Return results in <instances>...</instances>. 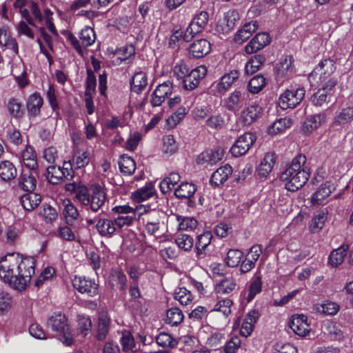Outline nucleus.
I'll use <instances>...</instances> for the list:
<instances>
[{
  "instance_id": "f257e3e1",
  "label": "nucleus",
  "mask_w": 353,
  "mask_h": 353,
  "mask_svg": "<svg viewBox=\"0 0 353 353\" xmlns=\"http://www.w3.org/2000/svg\"><path fill=\"white\" fill-rule=\"evenodd\" d=\"M34 265L32 257L8 254L0 259V278L14 290L23 291L34 274Z\"/></svg>"
},
{
  "instance_id": "f03ea898",
  "label": "nucleus",
  "mask_w": 353,
  "mask_h": 353,
  "mask_svg": "<svg viewBox=\"0 0 353 353\" xmlns=\"http://www.w3.org/2000/svg\"><path fill=\"white\" fill-rule=\"evenodd\" d=\"M306 157L303 154L296 156L290 165L281 174L282 181H285V188L290 192H295L302 188L307 181L310 172L305 165Z\"/></svg>"
},
{
  "instance_id": "7ed1b4c3",
  "label": "nucleus",
  "mask_w": 353,
  "mask_h": 353,
  "mask_svg": "<svg viewBox=\"0 0 353 353\" xmlns=\"http://www.w3.org/2000/svg\"><path fill=\"white\" fill-rule=\"evenodd\" d=\"M335 69L334 62L330 59H325L321 61L314 71L308 75V80L311 85H314L316 77L319 74V81L322 84L320 90L331 96L332 90L337 83V81L334 77L327 79L335 71Z\"/></svg>"
},
{
  "instance_id": "20e7f679",
  "label": "nucleus",
  "mask_w": 353,
  "mask_h": 353,
  "mask_svg": "<svg viewBox=\"0 0 353 353\" xmlns=\"http://www.w3.org/2000/svg\"><path fill=\"white\" fill-rule=\"evenodd\" d=\"M77 199L83 205L86 206L87 210L97 212L105 205L107 195L101 185H95L92 186L91 193H88V188H81L79 191Z\"/></svg>"
},
{
  "instance_id": "39448f33",
  "label": "nucleus",
  "mask_w": 353,
  "mask_h": 353,
  "mask_svg": "<svg viewBox=\"0 0 353 353\" xmlns=\"http://www.w3.org/2000/svg\"><path fill=\"white\" fill-rule=\"evenodd\" d=\"M47 326L57 334L59 339L64 345H72L73 334L64 314L61 312H54L48 319Z\"/></svg>"
},
{
  "instance_id": "423d86ee",
  "label": "nucleus",
  "mask_w": 353,
  "mask_h": 353,
  "mask_svg": "<svg viewBox=\"0 0 353 353\" xmlns=\"http://www.w3.org/2000/svg\"><path fill=\"white\" fill-rule=\"evenodd\" d=\"M208 20L209 15L205 11H201L196 14L185 30L183 40L190 41L196 34L201 32L207 26Z\"/></svg>"
},
{
  "instance_id": "0eeeda50",
  "label": "nucleus",
  "mask_w": 353,
  "mask_h": 353,
  "mask_svg": "<svg viewBox=\"0 0 353 353\" xmlns=\"http://www.w3.org/2000/svg\"><path fill=\"white\" fill-rule=\"evenodd\" d=\"M144 231L150 236H156L161 232L163 222L159 210H150L149 214L142 217Z\"/></svg>"
},
{
  "instance_id": "6e6552de",
  "label": "nucleus",
  "mask_w": 353,
  "mask_h": 353,
  "mask_svg": "<svg viewBox=\"0 0 353 353\" xmlns=\"http://www.w3.org/2000/svg\"><path fill=\"white\" fill-rule=\"evenodd\" d=\"M305 90L303 88L296 90H287L281 94L279 99V105L283 110L294 108L301 103L305 96Z\"/></svg>"
},
{
  "instance_id": "1a4fd4ad",
  "label": "nucleus",
  "mask_w": 353,
  "mask_h": 353,
  "mask_svg": "<svg viewBox=\"0 0 353 353\" xmlns=\"http://www.w3.org/2000/svg\"><path fill=\"white\" fill-rule=\"evenodd\" d=\"M30 11L34 18L39 22L44 21L47 29L54 37L59 35V32L54 24L52 14L53 12L49 9L46 8L43 10V16L42 15L37 4L32 1L30 6Z\"/></svg>"
},
{
  "instance_id": "9d476101",
  "label": "nucleus",
  "mask_w": 353,
  "mask_h": 353,
  "mask_svg": "<svg viewBox=\"0 0 353 353\" xmlns=\"http://www.w3.org/2000/svg\"><path fill=\"white\" fill-rule=\"evenodd\" d=\"M256 140V137L251 132H245L241 135L230 149L234 157H240L245 154Z\"/></svg>"
},
{
  "instance_id": "9b49d317",
  "label": "nucleus",
  "mask_w": 353,
  "mask_h": 353,
  "mask_svg": "<svg viewBox=\"0 0 353 353\" xmlns=\"http://www.w3.org/2000/svg\"><path fill=\"white\" fill-rule=\"evenodd\" d=\"M207 72V68L203 65L191 70L190 74L182 79L183 88L189 91L196 89L201 80L206 75Z\"/></svg>"
},
{
  "instance_id": "f8f14e48",
  "label": "nucleus",
  "mask_w": 353,
  "mask_h": 353,
  "mask_svg": "<svg viewBox=\"0 0 353 353\" xmlns=\"http://www.w3.org/2000/svg\"><path fill=\"white\" fill-rule=\"evenodd\" d=\"M73 287L81 294L88 296H96L99 292V285L93 280L84 276H75L72 280Z\"/></svg>"
},
{
  "instance_id": "ddd939ff",
  "label": "nucleus",
  "mask_w": 353,
  "mask_h": 353,
  "mask_svg": "<svg viewBox=\"0 0 353 353\" xmlns=\"http://www.w3.org/2000/svg\"><path fill=\"white\" fill-rule=\"evenodd\" d=\"M172 92V83L168 81L159 84L152 94L150 103L153 107L161 105Z\"/></svg>"
},
{
  "instance_id": "4468645a",
  "label": "nucleus",
  "mask_w": 353,
  "mask_h": 353,
  "mask_svg": "<svg viewBox=\"0 0 353 353\" xmlns=\"http://www.w3.org/2000/svg\"><path fill=\"white\" fill-rule=\"evenodd\" d=\"M71 165L64 163V169L67 170L68 174H65L64 170H62L59 166L50 165L47 169V179L52 184L60 183L63 178L70 179L72 177L71 174L70 168Z\"/></svg>"
},
{
  "instance_id": "2eb2a0df",
  "label": "nucleus",
  "mask_w": 353,
  "mask_h": 353,
  "mask_svg": "<svg viewBox=\"0 0 353 353\" xmlns=\"http://www.w3.org/2000/svg\"><path fill=\"white\" fill-rule=\"evenodd\" d=\"M326 115L325 113L311 114L306 117L302 124L301 132L305 135H309L317 130L325 122Z\"/></svg>"
},
{
  "instance_id": "dca6fc26",
  "label": "nucleus",
  "mask_w": 353,
  "mask_h": 353,
  "mask_svg": "<svg viewBox=\"0 0 353 353\" xmlns=\"http://www.w3.org/2000/svg\"><path fill=\"white\" fill-rule=\"evenodd\" d=\"M289 326L296 334L300 336H306L310 330L307 316L303 314L292 316L289 322Z\"/></svg>"
},
{
  "instance_id": "f3484780",
  "label": "nucleus",
  "mask_w": 353,
  "mask_h": 353,
  "mask_svg": "<svg viewBox=\"0 0 353 353\" xmlns=\"http://www.w3.org/2000/svg\"><path fill=\"white\" fill-rule=\"evenodd\" d=\"M328 210L324 208L317 211L312 216L309 225L308 230L312 234L319 233L325 226L328 219Z\"/></svg>"
},
{
  "instance_id": "a211bd4d",
  "label": "nucleus",
  "mask_w": 353,
  "mask_h": 353,
  "mask_svg": "<svg viewBox=\"0 0 353 353\" xmlns=\"http://www.w3.org/2000/svg\"><path fill=\"white\" fill-rule=\"evenodd\" d=\"M108 284L112 290L122 292L126 288V276L121 269L112 270L108 277Z\"/></svg>"
},
{
  "instance_id": "6ab92c4d",
  "label": "nucleus",
  "mask_w": 353,
  "mask_h": 353,
  "mask_svg": "<svg viewBox=\"0 0 353 353\" xmlns=\"http://www.w3.org/2000/svg\"><path fill=\"white\" fill-rule=\"evenodd\" d=\"M239 19V14L236 11H228L225 13L223 19L218 22V31H221L223 34L230 32L236 26Z\"/></svg>"
},
{
  "instance_id": "aec40b11",
  "label": "nucleus",
  "mask_w": 353,
  "mask_h": 353,
  "mask_svg": "<svg viewBox=\"0 0 353 353\" xmlns=\"http://www.w3.org/2000/svg\"><path fill=\"white\" fill-rule=\"evenodd\" d=\"M270 41V39L268 34L265 32L258 33L246 45L245 50L248 54L254 53L267 46Z\"/></svg>"
},
{
  "instance_id": "412c9836",
  "label": "nucleus",
  "mask_w": 353,
  "mask_h": 353,
  "mask_svg": "<svg viewBox=\"0 0 353 353\" xmlns=\"http://www.w3.org/2000/svg\"><path fill=\"white\" fill-rule=\"evenodd\" d=\"M334 190L335 185L333 183L330 181L325 182L312 195L311 203L313 205H321Z\"/></svg>"
},
{
  "instance_id": "4be33fe9",
  "label": "nucleus",
  "mask_w": 353,
  "mask_h": 353,
  "mask_svg": "<svg viewBox=\"0 0 353 353\" xmlns=\"http://www.w3.org/2000/svg\"><path fill=\"white\" fill-rule=\"evenodd\" d=\"M261 108L257 104H253L242 110L239 121L244 125H249L254 122L260 114Z\"/></svg>"
},
{
  "instance_id": "5701e85b",
  "label": "nucleus",
  "mask_w": 353,
  "mask_h": 353,
  "mask_svg": "<svg viewBox=\"0 0 353 353\" xmlns=\"http://www.w3.org/2000/svg\"><path fill=\"white\" fill-rule=\"evenodd\" d=\"M259 316L258 310H250L243 320L240 330L241 335L248 337L252 334Z\"/></svg>"
},
{
  "instance_id": "b1692460",
  "label": "nucleus",
  "mask_w": 353,
  "mask_h": 353,
  "mask_svg": "<svg viewBox=\"0 0 353 353\" xmlns=\"http://www.w3.org/2000/svg\"><path fill=\"white\" fill-rule=\"evenodd\" d=\"M211 46L206 39H199L189 47V54L194 58H201L210 52Z\"/></svg>"
},
{
  "instance_id": "393cba45",
  "label": "nucleus",
  "mask_w": 353,
  "mask_h": 353,
  "mask_svg": "<svg viewBox=\"0 0 353 353\" xmlns=\"http://www.w3.org/2000/svg\"><path fill=\"white\" fill-rule=\"evenodd\" d=\"M232 173V167L226 164L218 168L211 176L210 183L214 186L222 185Z\"/></svg>"
},
{
  "instance_id": "a878e982",
  "label": "nucleus",
  "mask_w": 353,
  "mask_h": 353,
  "mask_svg": "<svg viewBox=\"0 0 353 353\" xmlns=\"http://www.w3.org/2000/svg\"><path fill=\"white\" fill-rule=\"evenodd\" d=\"M293 58L291 55H286L276 64V72L281 78L289 77L293 72Z\"/></svg>"
},
{
  "instance_id": "bb28decb",
  "label": "nucleus",
  "mask_w": 353,
  "mask_h": 353,
  "mask_svg": "<svg viewBox=\"0 0 353 353\" xmlns=\"http://www.w3.org/2000/svg\"><path fill=\"white\" fill-rule=\"evenodd\" d=\"M43 103V99L39 93L32 94L26 103L28 114L34 117L39 115Z\"/></svg>"
},
{
  "instance_id": "cd10ccee",
  "label": "nucleus",
  "mask_w": 353,
  "mask_h": 353,
  "mask_svg": "<svg viewBox=\"0 0 353 353\" xmlns=\"http://www.w3.org/2000/svg\"><path fill=\"white\" fill-rule=\"evenodd\" d=\"M96 229L103 236H112L117 232L113 219L100 218L96 224Z\"/></svg>"
},
{
  "instance_id": "c85d7f7f",
  "label": "nucleus",
  "mask_w": 353,
  "mask_h": 353,
  "mask_svg": "<svg viewBox=\"0 0 353 353\" xmlns=\"http://www.w3.org/2000/svg\"><path fill=\"white\" fill-rule=\"evenodd\" d=\"M276 154L273 152H267L261 161L258 172L261 176H267L272 170L276 161Z\"/></svg>"
},
{
  "instance_id": "c756f323",
  "label": "nucleus",
  "mask_w": 353,
  "mask_h": 353,
  "mask_svg": "<svg viewBox=\"0 0 353 353\" xmlns=\"http://www.w3.org/2000/svg\"><path fill=\"white\" fill-rule=\"evenodd\" d=\"M258 25L256 21L246 23L239 29L234 36V41L237 43H243L248 39L256 30Z\"/></svg>"
},
{
  "instance_id": "7c9ffc66",
  "label": "nucleus",
  "mask_w": 353,
  "mask_h": 353,
  "mask_svg": "<svg viewBox=\"0 0 353 353\" xmlns=\"http://www.w3.org/2000/svg\"><path fill=\"white\" fill-rule=\"evenodd\" d=\"M239 72L237 70H232L230 72L223 75L216 84V89L219 93L225 92L238 79Z\"/></svg>"
},
{
  "instance_id": "2f4dec72",
  "label": "nucleus",
  "mask_w": 353,
  "mask_h": 353,
  "mask_svg": "<svg viewBox=\"0 0 353 353\" xmlns=\"http://www.w3.org/2000/svg\"><path fill=\"white\" fill-rule=\"evenodd\" d=\"M110 319L105 311L103 310L99 316L97 339L103 341L105 339L109 332Z\"/></svg>"
},
{
  "instance_id": "473e14b6",
  "label": "nucleus",
  "mask_w": 353,
  "mask_h": 353,
  "mask_svg": "<svg viewBox=\"0 0 353 353\" xmlns=\"http://www.w3.org/2000/svg\"><path fill=\"white\" fill-rule=\"evenodd\" d=\"M348 249V245L343 244L338 248L334 250L329 256V263L334 267H336L341 264L344 261Z\"/></svg>"
},
{
  "instance_id": "72a5a7b5",
  "label": "nucleus",
  "mask_w": 353,
  "mask_h": 353,
  "mask_svg": "<svg viewBox=\"0 0 353 353\" xmlns=\"http://www.w3.org/2000/svg\"><path fill=\"white\" fill-rule=\"evenodd\" d=\"M131 90L135 93L141 92L148 85L147 75L143 72H136L131 80Z\"/></svg>"
},
{
  "instance_id": "f704fd0d",
  "label": "nucleus",
  "mask_w": 353,
  "mask_h": 353,
  "mask_svg": "<svg viewBox=\"0 0 353 353\" xmlns=\"http://www.w3.org/2000/svg\"><path fill=\"white\" fill-rule=\"evenodd\" d=\"M16 176L17 169L10 161H4L0 163V178L2 181H10Z\"/></svg>"
},
{
  "instance_id": "c9c22d12",
  "label": "nucleus",
  "mask_w": 353,
  "mask_h": 353,
  "mask_svg": "<svg viewBox=\"0 0 353 353\" xmlns=\"http://www.w3.org/2000/svg\"><path fill=\"white\" fill-rule=\"evenodd\" d=\"M64 209L63 214L65 222L68 225H74L77 220L79 214L76 207L69 201H64Z\"/></svg>"
},
{
  "instance_id": "e433bc0d",
  "label": "nucleus",
  "mask_w": 353,
  "mask_h": 353,
  "mask_svg": "<svg viewBox=\"0 0 353 353\" xmlns=\"http://www.w3.org/2000/svg\"><path fill=\"white\" fill-rule=\"evenodd\" d=\"M41 196L36 193L26 194L21 198V203L26 210H32L41 203Z\"/></svg>"
},
{
  "instance_id": "4c0bfd02",
  "label": "nucleus",
  "mask_w": 353,
  "mask_h": 353,
  "mask_svg": "<svg viewBox=\"0 0 353 353\" xmlns=\"http://www.w3.org/2000/svg\"><path fill=\"white\" fill-rule=\"evenodd\" d=\"M242 93L240 91L234 90L228 97L225 99L226 108L232 112H237L241 106Z\"/></svg>"
},
{
  "instance_id": "58836bf2",
  "label": "nucleus",
  "mask_w": 353,
  "mask_h": 353,
  "mask_svg": "<svg viewBox=\"0 0 353 353\" xmlns=\"http://www.w3.org/2000/svg\"><path fill=\"white\" fill-rule=\"evenodd\" d=\"M119 165L120 171L125 175H132L136 170V163L134 159L126 154L121 156Z\"/></svg>"
},
{
  "instance_id": "ea45409f",
  "label": "nucleus",
  "mask_w": 353,
  "mask_h": 353,
  "mask_svg": "<svg viewBox=\"0 0 353 353\" xmlns=\"http://www.w3.org/2000/svg\"><path fill=\"white\" fill-rule=\"evenodd\" d=\"M21 158L26 167L31 170L37 168V159L32 147L27 146L22 152Z\"/></svg>"
},
{
  "instance_id": "a19ab883",
  "label": "nucleus",
  "mask_w": 353,
  "mask_h": 353,
  "mask_svg": "<svg viewBox=\"0 0 353 353\" xmlns=\"http://www.w3.org/2000/svg\"><path fill=\"white\" fill-rule=\"evenodd\" d=\"M265 61V59L263 55H254L246 63L245 66V72L247 74H252L253 73L256 72Z\"/></svg>"
},
{
  "instance_id": "79ce46f5",
  "label": "nucleus",
  "mask_w": 353,
  "mask_h": 353,
  "mask_svg": "<svg viewBox=\"0 0 353 353\" xmlns=\"http://www.w3.org/2000/svg\"><path fill=\"white\" fill-rule=\"evenodd\" d=\"M35 177L30 172H23L19 179V185L26 192H32L36 188Z\"/></svg>"
},
{
  "instance_id": "37998d69",
  "label": "nucleus",
  "mask_w": 353,
  "mask_h": 353,
  "mask_svg": "<svg viewBox=\"0 0 353 353\" xmlns=\"http://www.w3.org/2000/svg\"><path fill=\"white\" fill-rule=\"evenodd\" d=\"M291 120L286 117L281 118L268 128L267 132L270 135H276L285 130L291 125Z\"/></svg>"
},
{
  "instance_id": "c03bdc74",
  "label": "nucleus",
  "mask_w": 353,
  "mask_h": 353,
  "mask_svg": "<svg viewBox=\"0 0 353 353\" xmlns=\"http://www.w3.org/2000/svg\"><path fill=\"white\" fill-rule=\"evenodd\" d=\"M196 190V188L194 184L183 182L175 190L174 194L178 198L188 199L194 194Z\"/></svg>"
},
{
  "instance_id": "a18cd8bd",
  "label": "nucleus",
  "mask_w": 353,
  "mask_h": 353,
  "mask_svg": "<svg viewBox=\"0 0 353 353\" xmlns=\"http://www.w3.org/2000/svg\"><path fill=\"white\" fill-rule=\"evenodd\" d=\"M174 296L175 300L178 301L183 306L190 305L193 301L191 292L185 288H179L176 290Z\"/></svg>"
},
{
  "instance_id": "49530a36",
  "label": "nucleus",
  "mask_w": 353,
  "mask_h": 353,
  "mask_svg": "<svg viewBox=\"0 0 353 353\" xmlns=\"http://www.w3.org/2000/svg\"><path fill=\"white\" fill-rule=\"evenodd\" d=\"M82 46L85 48L91 46L96 40V34L93 28L85 26L79 33Z\"/></svg>"
},
{
  "instance_id": "de8ad7c7",
  "label": "nucleus",
  "mask_w": 353,
  "mask_h": 353,
  "mask_svg": "<svg viewBox=\"0 0 353 353\" xmlns=\"http://www.w3.org/2000/svg\"><path fill=\"white\" fill-rule=\"evenodd\" d=\"M212 239V235L210 232H203L198 236L196 243V250L198 256H201L205 253V250L210 244Z\"/></svg>"
},
{
  "instance_id": "09e8293b",
  "label": "nucleus",
  "mask_w": 353,
  "mask_h": 353,
  "mask_svg": "<svg viewBox=\"0 0 353 353\" xmlns=\"http://www.w3.org/2000/svg\"><path fill=\"white\" fill-rule=\"evenodd\" d=\"M174 242L180 250L188 252L192 248L194 239L187 234H179L176 236Z\"/></svg>"
},
{
  "instance_id": "8fccbe9b",
  "label": "nucleus",
  "mask_w": 353,
  "mask_h": 353,
  "mask_svg": "<svg viewBox=\"0 0 353 353\" xmlns=\"http://www.w3.org/2000/svg\"><path fill=\"white\" fill-rule=\"evenodd\" d=\"M236 287V283L232 277H226L216 283L215 290L218 293L228 294L232 292Z\"/></svg>"
},
{
  "instance_id": "3c124183",
  "label": "nucleus",
  "mask_w": 353,
  "mask_h": 353,
  "mask_svg": "<svg viewBox=\"0 0 353 353\" xmlns=\"http://www.w3.org/2000/svg\"><path fill=\"white\" fill-rule=\"evenodd\" d=\"M120 341L124 352H135L137 351L134 339L129 331L125 330L122 332Z\"/></svg>"
},
{
  "instance_id": "603ef678",
  "label": "nucleus",
  "mask_w": 353,
  "mask_h": 353,
  "mask_svg": "<svg viewBox=\"0 0 353 353\" xmlns=\"http://www.w3.org/2000/svg\"><path fill=\"white\" fill-rule=\"evenodd\" d=\"M156 341L159 346H161L163 347L173 348L176 347L178 344L177 339L166 332H161L156 337Z\"/></svg>"
},
{
  "instance_id": "864d4df0",
  "label": "nucleus",
  "mask_w": 353,
  "mask_h": 353,
  "mask_svg": "<svg viewBox=\"0 0 353 353\" xmlns=\"http://www.w3.org/2000/svg\"><path fill=\"white\" fill-rule=\"evenodd\" d=\"M154 193V189L152 185L148 184L135 191L133 194V199L136 201H145L150 198Z\"/></svg>"
},
{
  "instance_id": "5fc2aeb1",
  "label": "nucleus",
  "mask_w": 353,
  "mask_h": 353,
  "mask_svg": "<svg viewBox=\"0 0 353 353\" xmlns=\"http://www.w3.org/2000/svg\"><path fill=\"white\" fill-rule=\"evenodd\" d=\"M176 220L180 230H192L197 226V221L192 217L176 216Z\"/></svg>"
},
{
  "instance_id": "6e6d98bb",
  "label": "nucleus",
  "mask_w": 353,
  "mask_h": 353,
  "mask_svg": "<svg viewBox=\"0 0 353 353\" xmlns=\"http://www.w3.org/2000/svg\"><path fill=\"white\" fill-rule=\"evenodd\" d=\"M243 256V253L239 250H230L225 259V261L229 267H236L239 264Z\"/></svg>"
},
{
  "instance_id": "4d7b16f0",
  "label": "nucleus",
  "mask_w": 353,
  "mask_h": 353,
  "mask_svg": "<svg viewBox=\"0 0 353 353\" xmlns=\"http://www.w3.org/2000/svg\"><path fill=\"white\" fill-rule=\"evenodd\" d=\"M177 144L172 134H168L163 139V151L164 153L171 155L177 150Z\"/></svg>"
},
{
  "instance_id": "13d9d810",
  "label": "nucleus",
  "mask_w": 353,
  "mask_h": 353,
  "mask_svg": "<svg viewBox=\"0 0 353 353\" xmlns=\"http://www.w3.org/2000/svg\"><path fill=\"white\" fill-rule=\"evenodd\" d=\"M265 84V79L261 75H256L251 79L248 84L250 92L256 94L259 92Z\"/></svg>"
},
{
  "instance_id": "bf43d9fd",
  "label": "nucleus",
  "mask_w": 353,
  "mask_h": 353,
  "mask_svg": "<svg viewBox=\"0 0 353 353\" xmlns=\"http://www.w3.org/2000/svg\"><path fill=\"white\" fill-rule=\"evenodd\" d=\"M8 109L10 115L16 119L21 118L23 115L21 104L17 99H10L8 103Z\"/></svg>"
},
{
  "instance_id": "052dcab7",
  "label": "nucleus",
  "mask_w": 353,
  "mask_h": 353,
  "mask_svg": "<svg viewBox=\"0 0 353 353\" xmlns=\"http://www.w3.org/2000/svg\"><path fill=\"white\" fill-rule=\"evenodd\" d=\"M261 288L262 281L261 276H256L254 277L249 288L248 294L246 297L247 301H251L255 295L261 291Z\"/></svg>"
},
{
  "instance_id": "680f3d73",
  "label": "nucleus",
  "mask_w": 353,
  "mask_h": 353,
  "mask_svg": "<svg viewBox=\"0 0 353 353\" xmlns=\"http://www.w3.org/2000/svg\"><path fill=\"white\" fill-rule=\"evenodd\" d=\"M174 76L178 79H183L188 76L190 70L187 64L183 60L177 61L174 68Z\"/></svg>"
},
{
  "instance_id": "e2e57ef3",
  "label": "nucleus",
  "mask_w": 353,
  "mask_h": 353,
  "mask_svg": "<svg viewBox=\"0 0 353 353\" xmlns=\"http://www.w3.org/2000/svg\"><path fill=\"white\" fill-rule=\"evenodd\" d=\"M205 125L211 129L219 130L224 126L225 120L221 114H214L205 121Z\"/></svg>"
},
{
  "instance_id": "0e129e2a",
  "label": "nucleus",
  "mask_w": 353,
  "mask_h": 353,
  "mask_svg": "<svg viewBox=\"0 0 353 353\" xmlns=\"http://www.w3.org/2000/svg\"><path fill=\"white\" fill-rule=\"evenodd\" d=\"M113 216H125L132 215L134 216V208L129 205H116L111 210Z\"/></svg>"
},
{
  "instance_id": "69168bd1",
  "label": "nucleus",
  "mask_w": 353,
  "mask_h": 353,
  "mask_svg": "<svg viewBox=\"0 0 353 353\" xmlns=\"http://www.w3.org/2000/svg\"><path fill=\"white\" fill-rule=\"evenodd\" d=\"M134 53L135 49L132 45L123 46L116 50V54L118 55L117 59L120 63L134 56Z\"/></svg>"
},
{
  "instance_id": "338daca9",
  "label": "nucleus",
  "mask_w": 353,
  "mask_h": 353,
  "mask_svg": "<svg viewBox=\"0 0 353 353\" xmlns=\"http://www.w3.org/2000/svg\"><path fill=\"white\" fill-rule=\"evenodd\" d=\"M182 310H167V323L171 325H176L183 319Z\"/></svg>"
},
{
  "instance_id": "774afa93",
  "label": "nucleus",
  "mask_w": 353,
  "mask_h": 353,
  "mask_svg": "<svg viewBox=\"0 0 353 353\" xmlns=\"http://www.w3.org/2000/svg\"><path fill=\"white\" fill-rule=\"evenodd\" d=\"M353 118V108L348 107L343 109L339 114L336 117V123L341 125L347 123L351 119Z\"/></svg>"
}]
</instances>
